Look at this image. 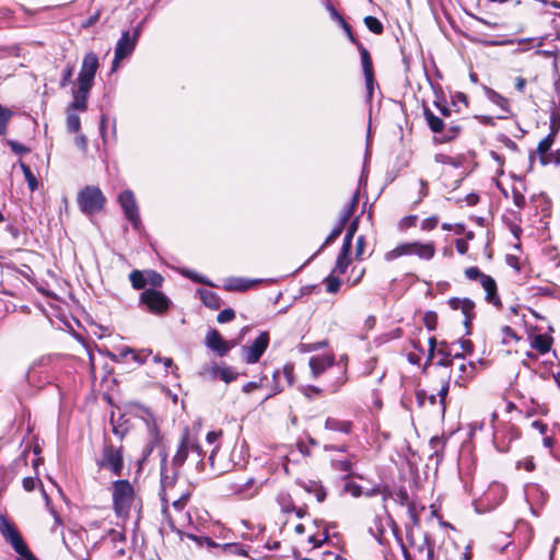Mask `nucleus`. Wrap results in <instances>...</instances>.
<instances>
[{"mask_svg": "<svg viewBox=\"0 0 560 560\" xmlns=\"http://www.w3.org/2000/svg\"><path fill=\"white\" fill-rule=\"evenodd\" d=\"M135 498L133 486L127 479H118L112 483L113 509L118 517H128Z\"/></svg>", "mask_w": 560, "mask_h": 560, "instance_id": "nucleus-1", "label": "nucleus"}, {"mask_svg": "<svg viewBox=\"0 0 560 560\" xmlns=\"http://www.w3.org/2000/svg\"><path fill=\"white\" fill-rule=\"evenodd\" d=\"M416 255L420 259L430 260L435 255V246L433 242L420 243L409 242L398 244L394 249L385 253L384 258L386 261L395 260L401 256Z\"/></svg>", "mask_w": 560, "mask_h": 560, "instance_id": "nucleus-2", "label": "nucleus"}, {"mask_svg": "<svg viewBox=\"0 0 560 560\" xmlns=\"http://www.w3.org/2000/svg\"><path fill=\"white\" fill-rule=\"evenodd\" d=\"M186 523L188 525H191V516L188 512L180 515L179 520H168V526L172 532L176 533V535L179 537L180 540H184V538H188L197 544L198 547H206L208 549L212 548H220L221 544L215 542L212 538L208 536H197L194 533L186 532L185 525Z\"/></svg>", "mask_w": 560, "mask_h": 560, "instance_id": "nucleus-3", "label": "nucleus"}, {"mask_svg": "<svg viewBox=\"0 0 560 560\" xmlns=\"http://www.w3.org/2000/svg\"><path fill=\"white\" fill-rule=\"evenodd\" d=\"M96 466L100 469L109 470L114 476L120 477L125 467L122 446L105 443L101 456L96 459Z\"/></svg>", "mask_w": 560, "mask_h": 560, "instance_id": "nucleus-4", "label": "nucleus"}, {"mask_svg": "<svg viewBox=\"0 0 560 560\" xmlns=\"http://www.w3.org/2000/svg\"><path fill=\"white\" fill-rule=\"evenodd\" d=\"M196 454L197 465H203V453L201 447L198 445L195 436L191 435L189 430L186 428L182 434L177 451L172 458L174 466H182L185 464L189 454Z\"/></svg>", "mask_w": 560, "mask_h": 560, "instance_id": "nucleus-5", "label": "nucleus"}, {"mask_svg": "<svg viewBox=\"0 0 560 560\" xmlns=\"http://www.w3.org/2000/svg\"><path fill=\"white\" fill-rule=\"evenodd\" d=\"M423 115L425 121L434 133H438L436 141L440 143H446L456 139L462 132V126L458 124H451L446 126L440 117L434 115L429 108H424Z\"/></svg>", "mask_w": 560, "mask_h": 560, "instance_id": "nucleus-6", "label": "nucleus"}, {"mask_svg": "<svg viewBox=\"0 0 560 560\" xmlns=\"http://www.w3.org/2000/svg\"><path fill=\"white\" fill-rule=\"evenodd\" d=\"M80 210L88 215L95 214L103 210L105 196L96 186H85L77 198Z\"/></svg>", "mask_w": 560, "mask_h": 560, "instance_id": "nucleus-7", "label": "nucleus"}, {"mask_svg": "<svg viewBox=\"0 0 560 560\" xmlns=\"http://www.w3.org/2000/svg\"><path fill=\"white\" fill-rule=\"evenodd\" d=\"M521 436L518 429L511 422H500L493 427L492 443L500 453H508L511 444Z\"/></svg>", "mask_w": 560, "mask_h": 560, "instance_id": "nucleus-8", "label": "nucleus"}, {"mask_svg": "<svg viewBox=\"0 0 560 560\" xmlns=\"http://www.w3.org/2000/svg\"><path fill=\"white\" fill-rule=\"evenodd\" d=\"M140 303L144 304L150 313L162 315L168 311L171 300L161 291L155 289H145L140 294Z\"/></svg>", "mask_w": 560, "mask_h": 560, "instance_id": "nucleus-9", "label": "nucleus"}, {"mask_svg": "<svg viewBox=\"0 0 560 560\" xmlns=\"http://www.w3.org/2000/svg\"><path fill=\"white\" fill-rule=\"evenodd\" d=\"M98 68V58L94 52L84 56L78 77V85L81 92H90Z\"/></svg>", "mask_w": 560, "mask_h": 560, "instance_id": "nucleus-10", "label": "nucleus"}, {"mask_svg": "<svg viewBox=\"0 0 560 560\" xmlns=\"http://www.w3.org/2000/svg\"><path fill=\"white\" fill-rule=\"evenodd\" d=\"M139 37V28H136L131 35L129 31L121 34L115 47V57L112 63V71H115L119 62L126 57L130 56L136 48Z\"/></svg>", "mask_w": 560, "mask_h": 560, "instance_id": "nucleus-11", "label": "nucleus"}, {"mask_svg": "<svg viewBox=\"0 0 560 560\" xmlns=\"http://www.w3.org/2000/svg\"><path fill=\"white\" fill-rule=\"evenodd\" d=\"M118 201L126 219L131 223L135 230H138L141 225V220L133 192L131 190H124L119 195Z\"/></svg>", "mask_w": 560, "mask_h": 560, "instance_id": "nucleus-12", "label": "nucleus"}, {"mask_svg": "<svg viewBox=\"0 0 560 560\" xmlns=\"http://www.w3.org/2000/svg\"><path fill=\"white\" fill-rule=\"evenodd\" d=\"M63 544L77 560H90V552L81 533L68 530L67 535L63 536Z\"/></svg>", "mask_w": 560, "mask_h": 560, "instance_id": "nucleus-13", "label": "nucleus"}, {"mask_svg": "<svg viewBox=\"0 0 560 560\" xmlns=\"http://www.w3.org/2000/svg\"><path fill=\"white\" fill-rule=\"evenodd\" d=\"M268 345L269 334L261 331L250 346L243 348L246 363L254 364L258 362L268 348Z\"/></svg>", "mask_w": 560, "mask_h": 560, "instance_id": "nucleus-14", "label": "nucleus"}, {"mask_svg": "<svg viewBox=\"0 0 560 560\" xmlns=\"http://www.w3.org/2000/svg\"><path fill=\"white\" fill-rule=\"evenodd\" d=\"M438 364L441 366H452L455 361L463 360L462 352L458 351V343L441 341L436 349Z\"/></svg>", "mask_w": 560, "mask_h": 560, "instance_id": "nucleus-15", "label": "nucleus"}, {"mask_svg": "<svg viewBox=\"0 0 560 560\" xmlns=\"http://www.w3.org/2000/svg\"><path fill=\"white\" fill-rule=\"evenodd\" d=\"M358 50H359L360 57H361V63H362V69H363V74H364L365 85H366L368 100L371 101L373 97L374 83H375L372 59H371L370 52L362 44H358Z\"/></svg>", "mask_w": 560, "mask_h": 560, "instance_id": "nucleus-16", "label": "nucleus"}, {"mask_svg": "<svg viewBox=\"0 0 560 560\" xmlns=\"http://www.w3.org/2000/svg\"><path fill=\"white\" fill-rule=\"evenodd\" d=\"M505 487L500 482H492L483 493L480 504H487L488 510L498 506L505 498Z\"/></svg>", "mask_w": 560, "mask_h": 560, "instance_id": "nucleus-17", "label": "nucleus"}, {"mask_svg": "<svg viewBox=\"0 0 560 560\" xmlns=\"http://www.w3.org/2000/svg\"><path fill=\"white\" fill-rule=\"evenodd\" d=\"M179 466H174V463L171 462V465L167 464V455L164 454L161 459V486L162 490L165 491L166 488H173L179 477Z\"/></svg>", "mask_w": 560, "mask_h": 560, "instance_id": "nucleus-18", "label": "nucleus"}, {"mask_svg": "<svg viewBox=\"0 0 560 560\" xmlns=\"http://www.w3.org/2000/svg\"><path fill=\"white\" fill-rule=\"evenodd\" d=\"M0 529L5 540L12 546L16 553L26 552L27 546L25 545L20 533L13 525L3 521L2 525L0 526Z\"/></svg>", "mask_w": 560, "mask_h": 560, "instance_id": "nucleus-19", "label": "nucleus"}, {"mask_svg": "<svg viewBox=\"0 0 560 560\" xmlns=\"http://www.w3.org/2000/svg\"><path fill=\"white\" fill-rule=\"evenodd\" d=\"M453 310H459L464 315V325L469 328L471 320L475 318V303L470 299L452 298L448 301Z\"/></svg>", "mask_w": 560, "mask_h": 560, "instance_id": "nucleus-20", "label": "nucleus"}, {"mask_svg": "<svg viewBox=\"0 0 560 560\" xmlns=\"http://www.w3.org/2000/svg\"><path fill=\"white\" fill-rule=\"evenodd\" d=\"M144 412L145 417L143 419L145 421L148 434L150 436V442L143 450V455L144 457H147L152 453L155 444L158 443L160 439V431L155 422V419L153 418V415L149 410H145Z\"/></svg>", "mask_w": 560, "mask_h": 560, "instance_id": "nucleus-21", "label": "nucleus"}, {"mask_svg": "<svg viewBox=\"0 0 560 560\" xmlns=\"http://www.w3.org/2000/svg\"><path fill=\"white\" fill-rule=\"evenodd\" d=\"M206 346L215 353H218V355L220 357L225 355L230 350V346L228 345V342L215 329H212L207 334Z\"/></svg>", "mask_w": 560, "mask_h": 560, "instance_id": "nucleus-22", "label": "nucleus"}, {"mask_svg": "<svg viewBox=\"0 0 560 560\" xmlns=\"http://www.w3.org/2000/svg\"><path fill=\"white\" fill-rule=\"evenodd\" d=\"M283 376L285 378V383L288 386H292L294 383V368L293 364H285L282 370H276L272 374L273 380V394H279L283 390V385L280 383V377Z\"/></svg>", "mask_w": 560, "mask_h": 560, "instance_id": "nucleus-23", "label": "nucleus"}, {"mask_svg": "<svg viewBox=\"0 0 560 560\" xmlns=\"http://www.w3.org/2000/svg\"><path fill=\"white\" fill-rule=\"evenodd\" d=\"M334 364V354L314 355L310 359V368L315 378L323 374L327 369L332 368Z\"/></svg>", "mask_w": 560, "mask_h": 560, "instance_id": "nucleus-24", "label": "nucleus"}, {"mask_svg": "<svg viewBox=\"0 0 560 560\" xmlns=\"http://www.w3.org/2000/svg\"><path fill=\"white\" fill-rule=\"evenodd\" d=\"M476 371V364L474 362H465V359L459 360L457 366V376L455 383L459 386H465V384L474 376Z\"/></svg>", "mask_w": 560, "mask_h": 560, "instance_id": "nucleus-25", "label": "nucleus"}, {"mask_svg": "<svg viewBox=\"0 0 560 560\" xmlns=\"http://www.w3.org/2000/svg\"><path fill=\"white\" fill-rule=\"evenodd\" d=\"M255 483L254 478H247L245 481H231L228 485V490L233 493L241 495L243 498L252 497L254 491H250Z\"/></svg>", "mask_w": 560, "mask_h": 560, "instance_id": "nucleus-26", "label": "nucleus"}, {"mask_svg": "<svg viewBox=\"0 0 560 560\" xmlns=\"http://www.w3.org/2000/svg\"><path fill=\"white\" fill-rule=\"evenodd\" d=\"M553 142L555 139L552 138V135H548L538 143L536 153L539 155V160L542 165H547L552 162V154H549L548 152L552 147Z\"/></svg>", "mask_w": 560, "mask_h": 560, "instance_id": "nucleus-27", "label": "nucleus"}, {"mask_svg": "<svg viewBox=\"0 0 560 560\" xmlns=\"http://www.w3.org/2000/svg\"><path fill=\"white\" fill-rule=\"evenodd\" d=\"M552 337L548 335L537 334L532 338L530 347L540 354L549 352L552 346Z\"/></svg>", "mask_w": 560, "mask_h": 560, "instance_id": "nucleus-28", "label": "nucleus"}, {"mask_svg": "<svg viewBox=\"0 0 560 560\" xmlns=\"http://www.w3.org/2000/svg\"><path fill=\"white\" fill-rule=\"evenodd\" d=\"M353 423L349 420H339L337 418L328 417L325 421V429L330 431H338L349 434L352 431Z\"/></svg>", "mask_w": 560, "mask_h": 560, "instance_id": "nucleus-29", "label": "nucleus"}, {"mask_svg": "<svg viewBox=\"0 0 560 560\" xmlns=\"http://www.w3.org/2000/svg\"><path fill=\"white\" fill-rule=\"evenodd\" d=\"M198 293L200 295V299H201L202 303L207 307H209L211 310H219L220 308V306H221V299H220V296L215 292H213V291H211L209 289H199Z\"/></svg>", "mask_w": 560, "mask_h": 560, "instance_id": "nucleus-30", "label": "nucleus"}, {"mask_svg": "<svg viewBox=\"0 0 560 560\" xmlns=\"http://www.w3.org/2000/svg\"><path fill=\"white\" fill-rule=\"evenodd\" d=\"M58 359L56 354H46L36 359L28 369L27 377L31 380L38 368H49L54 364V362Z\"/></svg>", "mask_w": 560, "mask_h": 560, "instance_id": "nucleus-31", "label": "nucleus"}, {"mask_svg": "<svg viewBox=\"0 0 560 560\" xmlns=\"http://www.w3.org/2000/svg\"><path fill=\"white\" fill-rule=\"evenodd\" d=\"M465 276L471 281H479L482 288H486L489 282L494 280L491 276L481 272L478 267H468L465 270Z\"/></svg>", "mask_w": 560, "mask_h": 560, "instance_id": "nucleus-32", "label": "nucleus"}, {"mask_svg": "<svg viewBox=\"0 0 560 560\" xmlns=\"http://www.w3.org/2000/svg\"><path fill=\"white\" fill-rule=\"evenodd\" d=\"M259 280H248L244 278H233L230 279L225 289L229 291H246L252 288L254 284L258 283Z\"/></svg>", "mask_w": 560, "mask_h": 560, "instance_id": "nucleus-33", "label": "nucleus"}, {"mask_svg": "<svg viewBox=\"0 0 560 560\" xmlns=\"http://www.w3.org/2000/svg\"><path fill=\"white\" fill-rule=\"evenodd\" d=\"M486 291V301L489 304H492L493 306L500 308L502 307L501 299L498 294V287L495 280L492 282H489L486 288H483Z\"/></svg>", "mask_w": 560, "mask_h": 560, "instance_id": "nucleus-34", "label": "nucleus"}, {"mask_svg": "<svg viewBox=\"0 0 560 560\" xmlns=\"http://www.w3.org/2000/svg\"><path fill=\"white\" fill-rule=\"evenodd\" d=\"M349 254L350 252H343V248L340 249L335 267L331 270V272L341 276L347 271L350 265Z\"/></svg>", "mask_w": 560, "mask_h": 560, "instance_id": "nucleus-35", "label": "nucleus"}, {"mask_svg": "<svg viewBox=\"0 0 560 560\" xmlns=\"http://www.w3.org/2000/svg\"><path fill=\"white\" fill-rule=\"evenodd\" d=\"M486 95L490 102L499 106L506 114L510 113L509 101L492 89H486Z\"/></svg>", "mask_w": 560, "mask_h": 560, "instance_id": "nucleus-36", "label": "nucleus"}, {"mask_svg": "<svg viewBox=\"0 0 560 560\" xmlns=\"http://www.w3.org/2000/svg\"><path fill=\"white\" fill-rule=\"evenodd\" d=\"M326 292L329 294H336L339 292L341 287V280L339 278V275H336L334 272H330L324 280H323Z\"/></svg>", "mask_w": 560, "mask_h": 560, "instance_id": "nucleus-37", "label": "nucleus"}, {"mask_svg": "<svg viewBox=\"0 0 560 560\" xmlns=\"http://www.w3.org/2000/svg\"><path fill=\"white\" fill-rule=\"evenodd\" d=\"M88 94L89 92H81L80 86L78 85V90L73 92V102L71 103L69 109H78L84 112L86 109Z\"/></svg>", "mask_w": 560, "mask_h": 560, "instance_id": "nucleus-38", "label": "nucleus"}, {"mask_svg": "<svg viewBox=\"0 0 560 560\" xmlns=\"http://www.w3.org/2000/svg\"><path fill=\"white\" fill-rule=\"evenodd\" d=\"M358 202H359V192L357 191L353 194L348 206L342 210V213L338 221L342 222L346 225L347 222L350 220V218L353 215L354 210L358 206Z\"/></svg>", "mask_w": 560, "mask_h": 560, "instance_id": "nucleus-39", "label": "nucleus"}, {"mask_svg": "<svg viewBox=\"0 0 560 560\" xmlns=\"http://www.w3.org/2000/svg\"><path fill=\"white\" fill-rule=\"evenodd\" d=\"M409 517L413 525H419L420 515L424 511V505L417 503L415 500H411L409 504L406 505Z\"/></svg>", "mask_w": 560, "mask_h": 560, "instance_id": "nucleus-40", "label": "nucleus"}, {"mask_svg": "<svg viewBox=\"0 0 560 560\" xmlns=\"http://www.w3.org/2000/svg\"><path fill=\"white\" fill-rule=\"evenodd\" d=\"M145 271L132 270L129 275V280L135 290H142L147 285Z\"/></svg>", "mask_w": 560, "mask_h": 560, "instance_id": "nucleus-41", "label": "nucleus"}, {"mask_svg": "<svg viewBox=\"0 0 560 560\" xmlns=\"http://www.w3.org/2000/svg\"><path fill=\"white\" fill-rule=\"evenodd\" d=\"M219 371L220 365H217L215 363L206 364L200 369L199 375L206 381H214L219 377Z\"/></svg>", "mask_w": 560, "mask_h": 560, "instance_id": "nucleus-42", "label": "nucleus"}, {"mask_svg": "<svg viewBox=\"0 0 560 560\" xmlns=\"http://www.w3.org/2000/svg\"><path fill=\"white\" fill-rule=\"evenodd\" d=\"M339 374L334 383L328 385L327 390L331 394L337 393L339 388L347 382L346 365H338Z\"/></svg>", "mask_w": 560, "mask_h": 560, "instance_id": "nucleus-43", "label": "nucleus"}, {"mask_svg": "<svg viewBox=\"0 0 560 560\" xmlns=\"http://www.w3.org/2000/svg\"><path fill=\"white\" fill-rule=\"evenodd\" d=\"M277 502L280 505V509L283 513H290L293 512V510H295V505L292 501V498L287 492L279 493L277 497Z\"/></svg>", "mask_w": 560, "mask_h": 560, "instance_id": "nucleus-44", "label": "nucleus"}, {"mask_svg": "<svg viewBox=\"0 0 560 560\" xmlns=\"http://www.w3.org/2000/svg\"><path fill=\"white\" fill-rule=\"evenodd\" d=\"M358 230V219L351 222L350 226L347 230V233L343 237L342 246L343 252H350L352 246V240Z\"/></svg>", "mask_w": 560, "mask_h": 560, "instance_id": "nucleus-45", "label": "nucleus"}, {"mask_svg": "<svg viewBox=\"0 0 560 560\" xmlns=\"http://www.w3.org/2000/svg\"><path fill=\"white\" fill-rule=\"evenodd\" d=\"M20 167L24 174L25 180L27 182L28 188L31 191H35L38 187V182L30 166L20 161Z\"/></svg>", "mask_w": 560, "mask_h": 560, "instance_id": "nucleus-46", "label": "nucleus"}, {"mask_svg": "<svg viewBox=\"0 0 560 560\" xmlns=\"http://www.w3.org/2000/svg\"><path fill=\"white\" fill-rule=\"evenodd\" d=\"M104 540H109L115 548H117L118 544H124L126 540V537L122 532L117 529H109L104 536Z\"/></svg>", "mask_w": 560, "mask_h": 560, "instance_id": "nucleus-47", "label": "nucleus"}, {"mask_svg": "<svg viewBox=\"0 0 560 560\" xmlns=\"http://www.w3.org/2000/svg\"><path fill=\"white\" fill-rule=\"evenodd\" d=\"M364 24L371 31L372 33L380 35L383 33L384 27L381 21L374 16H365L364 18Z\"/></svg>", "mask_w": 560, "mask_h": 560, "instance_id": "nucleus-48", "label": "nucleus"}, {"mask_svg": "<svg viewBox=\"0 0 560 560\" xmlns=\"http://www.w3.org/2000/svg\"><path fill=\"white\" fill-rule=\"evenodd\" d=\"M67 128L70 132H78L81 128V120L80 117L72 113L70 109H68L67 113Z\"/></svg>", "mask_w": 560, "mask_h": 560, "instance_id": "nucleus-49", "label": "nucleus"}, {"mask_svg": "<svg viewBox=\"0 0 560 560\" xmlns=\"http://www.w3.org/2000/svg\"><path fill=\"white\" fill-rule=\"evenodd\" d=\"M388 498H392L396 503L402 506H406L412 500L409 498L407 490L404 488L398 489L393 494L389 492Z\"/></svg>", "mask_w": 560, "mask_h": 560, "instance_id": "nucleus-50", "label": "nucleus"}, {"mask_svg": "<svg viewBox=\"0 0 560 560\" xmlns=\"http://www.w3.org/2000/svg\"><path fill=\"white\" fill-rule=\"evenodd\" d=\"M221 549H222L223 552L231 553V555H238V556H246L247 555V550L241 544H235V542L223 544L221 546Z\"/></svg>", "mask_w": 560, "mask_h": 560, "instance_id": "nucleus-51", "label": "nucleus"}, {"mask_svg": "<svg viewBox=\"0 0 560 560\" xmlns=\"http://www.w3.org/2000/svg\"><path fill=\"white\" fill-rule=\"evenodd\" d=\"M236 377H237V373L231 366H226V365L220 366L218 378H220L223 382L229 384V383L235 381Z\"/></svg>", "mask_w": 560, "mask_h": 560, "instance_id": "nucleus-52", "label": "nucleus"}, {"mask_svg": "<svg viewBox=\"0 0 560 560\" xmlns=\"http://www.w3.org/2000/svg\"><path fill=\"white\" fill-rule=\"evenodd\" d=\"M416 399L419 406H424L427 401H429L430 405L436 404V395L435 394H428L425 390L421 389L416 393Z\"/></svg>", "mask_w": 560, "mask_h": 560, "instance_id": "nucleus-53", "label": "nucleus"}, {"mask_svg": "<svg viewBox=\"0 0 560 560\" xmlns=\"http://www.w3.org/2000/svg\"><path fill=\"white\" fill-rule=\"evenodd\" d=\"M448 389H450V384H448V381H445L441 388L438 390V393L435 394L436 395V398L439 397V404H440V412L441 413H444L445 412V409H446V406H445V399H446V396L448 394Z\"/></svg>", "mask_w": 560, "mask_h": 560, "instance_id": "nucleus-54", "label": "nucleus"}, {"mask_svg": "<svg viewBox=\"0 0 560 560\" xmlns=\"http://www.w3.org/2000/svg\"><path fill=\"white\" fill-rule=\"evenodd\" d=\"M147 273V284H150L153 288H160L164 281L163 277L154 271V270H145Z\"/></svg>", "mask_w": 560, "mask_h": 560, "instance_id": "nucleus-55", "label": "nucleus"}, {"mask_svg": "<svg viewBox=\"0 0 560 560\" xmlns=\"http://www.w3.org/2000/svg\"><path fill=\"white\" fill-rule=\"evenodd\" d=\"M332 467L338 471L346 472V478H349L351 476L352 463L348 459L334 460Z\"/></svg>", "mask_w": 560, "mask_h": 560, "instance_id": "nucleus-56", "label": "nucleus"}, {"mask_svg": "<svg viewBox=\"0 0 560 560\" xmlns=\"http://www.w3.org/2000/svg\"><path fill=\"white\" fill-rule=\"evenodd\" d=\"M326 346H327V341L326 340L318 341V342H315V343H300L298 346V350L301 353H306V352L316 351V350L322 349V348H324Z\"/></svg>", "mask_w": 560, "mask_h": 560, "instance_id": "nucleus-57", "label": "nucleus"}, {"mask_svg": "<svg viewBox=\"0 0 560 560\" xmlns=\"http://www.w3.org/2000/svg\"><path fill=\"white\" fill-rule=\"evenodd\" d=\"M12 116V112L8 108H4L0 105V135H4L7 131V126Z\"/></svg>", "mask_w": 560, "mask_h": 560, "instance_id": "nucleus-58", "label": "nucleus"}, {"mask_svg": "<svg viewBox=\"0 0 560 560\" xmlns=\"http://www.w3.org/2000/svg\"><path fill=\"white\" fill-rule=\"evenodd\" d=\"M345 226L346 225L342 222L338 221L335 224V226L331 230V232L329 233V235L326 237V241H325L323 246H326V245L332 243L342 233Z\"/></svg>", "mask_w": 560, "mask_h": 560, "instance_id": "nucleus-59", "label": "nucleus"}, {"mask_svg": "<svg viewBox=\"0 0 560 560\" xmlns=\"http://www.w3.org/2000/svg\"><path fill=\"white\" fill-rule=\"evenodd\" d=\"M423 322H424L425 327L429 330H434L436 328V324H438V315H436V313L432 312V311H428L424 314Z\"/></svg>", "mask_w": 560, "mask_h": 560, "instance_id": "nucleus-60", "label": "nucleus"}, {"mask_svg": "<svg viewBox=\"0 0 560 560\" xmlns=\"http://www.w3.org/2000/svg\"><path fill=\"white\" fill-rule=\"evenodd\" d=\"M189 498H190V493L189 492L183 493L177 500H175L172 503L174 510H176L178 513L182 514V512L184 511L186 504L189 501Z\"/></svg>", "mask_w": 560, "mask_h": 560, "instance_id": "nucleus-61", "label": "nucleus"}, {"mask_svg": "<svg viewBox=\"0 0 560 560\" xmlns=\"http://www.w3.org/2000/svg\"><path fill=\"white\" fill-rule=\"evenodd\" d=\"M234 317H235V312L232 308H225L218 314L217 320L220 324H225V323L233 320Z\"/></svg>", "mask_w": 560, "mask_h": 560, "instance_id": "nucleus-62", "label": "nucleus"}, {"mask_svg": "<svg viewBox=\"0 0 560 560\" xmlns=\"http://www.w3.org/2000/svg\"><path fill=\"white\" fill-rule=\"evenodd\" d=\"M74 67L72 65H67V67L62 71V77L60 80V86L66 88L72 79Z\"/></svg>", "mask_w": 560, "mask_h": 560, "instance_id": "nucleus-63", "label": "nucleus"}, {"mask_svg": "<svg viewBox=\"0 0 560 560\" xmlns=\"http://www.w3.org/2000/svg\"><path fill=\"white\" fill-rule=\"evenodd\" d=\"M306 491H314L318 502H323L326 499V491L323 487L312 483L310 487H304Z\"/></svg>", "mask_w": 560, "mask_h": 560, "instance_id": "nucleus-64", "label": "nucleus"}]
</instances>
